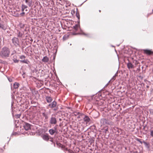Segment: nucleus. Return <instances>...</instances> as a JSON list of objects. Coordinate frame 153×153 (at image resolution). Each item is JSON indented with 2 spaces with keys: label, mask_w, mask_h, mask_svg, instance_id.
Instances as JSON below:
<instances>
[{
  "label": "nucleus",
  "mask_w": 153,
  "mask_h": 153,
  "mask_svg": "<svg viewBox=\"0 0 153 153\" xmlns=\"http://www.w3.org/2000/svg\"><path fill=\"white\" fill-rule=\"evenodd\" d=\"M10 53L9 49L6 47H4L2 48L0 52V55L3 58L9 57Z\"/></svg>",
  "instance_id": "f257e3e1"
},
{
  "label": "nucleus",
  "mask_w": 153,
  "mask_h": 153,
  "mask_svg": "<svg viewBox=\"0 0 153 153\" xmlns=\"http://www.w3.org/2000/svg\"><path fill=\"white\" fill-rule=\"evenodd\" d=\"M12 41L13 43L16 47L19 46V42L17 38L13 37L12 39Z\"/></svg>",
  "instance_id": "f03ea898"
},
{
  "label": "nucleus",
  "mask_w": 153,
  "mask_h": 153,
  "mask_svg": "<svg viewBox=\"0 0 153 153\" xmlns=\"http://www.w3.org/2000/svg\"><path fill=\"white\" fill-rule=\"evenodd\" d=\"M57 120L55 117H51L49 120V123L51 125H55L57 123Z\"/></svg>",
  "instance_id": "7ed1b4c3"
},
{
  "label": "nucleus",
  "mask_w": 153,
  "mask_h": 153,
  "mask_svg": "<svg viewBox=\"0 0 153 153\" xmlns=\"http://www.w3.org/2000/svg\"><path fill=\"white\" fill-rule=\"evenodd\" d=\"M24 128L26 130H28L30 129V125L27 123H25L24 125Z\"/></svg>",
  "instance_id": "20e7f679"
},
{
  "label": "nucleus",
  "mask_w": 153,
  "mask_h": 153,
  "mask_svg": "<svg viewBox=\"0 0 153 153\" xmlns=\"http://www.w3.org/2000/svg\"><path fill=\"white\" fill-rule=\"evenodd\" d=\"M56 104V102L55 101H53L50 104L48 105L51 108H53L55 107Z\"/></svg>",
  "instance_id": "39448f33"
},
{
  "label": "nucleus",
  "mask_w": 153,
  "mask_h": 153,
  "mask_svg": "<svg viewBox=\"0 0 153 153\" xmlns=\"http://www.w3.org/2000/svg\"><path fill=\"white\" fill-rule=\"evenodd\" d=\"M127 66L129 69L133 68H134V66L132 64L131 62H129L127 63Z\"/></svg>",
  "instance_id": "423d86ee"
},
{
  "label": "nucleus",
  "mask_w": 153,
  "mask_h": 153,
  "mask_svg": "<svg viewBox=\"0 0 153 153\" xmlns=\"http://www.w3.org/2000/svg\"><path fill=\"white\" fill-rule=\"evenodd\" d=\"M45 99L47 102L48 103L51 102L53 100L52 98L49 96H46Z\"/></svg>",
  "instance_id": "0eeeda50"
},
{
  "label": "nucleus",
  "mask_w": 153,
  "mask_h": 153,
  "mask_svg": "<svg viewBox=\"0 0 153 153\" xmlns=\"http://www.w3.org/2000/svg\"><path fill=\"white\" fill-rule=\"evenodd\" d=\"M144 53L147 55H149L152 54V51L149 50L144 49L143 50Z\"/></svg>",
  "instance_id": "6e6552de"
},
{
  "label": "nucleus",
  "mask_w": 153,
  "mask_h": 153,
  "mask_svg": "<svg viewBox=\"0 0 153 153\" xmlns=\"http://www.w3.org/2000/svg\"><path fill=\"white\" fill-rule=\"evenodd\" d=\"M84 120L86 123H88L89 122L90 119L87 116H85L84 117Z\"/></svg>",
  "instance_id": "1a4fd4ad"
},
{
  "label": "nucleus",
  "mask_w": 153,
  "mask_h": 153,
  "mask_svg": "<svg viewBox=\"0 0 153 153\" xmlns=\"http://www.w3.org/2000/svg\"><path fill=\"white\" fill-rule=\"evenodd\" d=\"M49 136L47 135L44 134L42 136V138L45 140L48 141L49 139Z\"/></svg>",
  "instance_id": "9d476101"
},
{
  "label": "nucleus",
  "mask_w": 153,
  "mask_h": 153,
  "mask_svg": "<svg viewBox=\"0 0 153 153\" xmlns=\"http://www.w3.org/2000/svg\"><path fill=\"white\" fill-rule=\"evenodd\" d=\"M25 2L27 4V5L30 7L32 4V1L31 0H25Z\"/></svg>",
  "instance_id": "9b49d317"
},
{
  "label": "nucleus",
  "mask_w": 153,
  "mask_h": 153,
  "mask_svg": "<svg viewBox=\"0 0 153 153\" xmlns=\"http://www.w3.org/2000/svg\"><path fill=\"white\" fill-rule=\"evenodd\" d=\"M56 130V128H55V130L50 129L49 130V132L51 135H53L55 133Z\"/></svg>",
  "instance_id": "f8f14e48"
},
{
  "label": "nucleus",
  "mask_w": 153,
  "mask_h": 153,
  "mask_svg": "<svg viewBox=\"0 0 153 153\" xmlns=\"http://www.w3.org/2000/svg\"><path fill=\"white\" fill-rule=\"evenodd\" d=\"M42 62H47L49 61V59L48 57L45 56L43 57V59H42Z\"/></svg>",
  "instance_id": "ddd939ff"
},
{
  "label": "nucleus",
  "mask_w": 153,
  "mask_h": 153,
  "mask_svg": "<svg viewBox=\"0 0 153 153\" xmlns=\"http://www.w3.org/2000/svg\"><path fill=\"white\" fill-rule=\"evenodd\" d=\"M17 36L19 37H21L22 36L23 33L21 32L20 31L17 30Z\"/></svg>",
  "instance_id": "4468645a"
},
{
  "label": "nucleus",
  "mask_w": 153,
  "mask_h": 153,
  "mask_svg": "<svg viewBox=\"0 0 153 153\" xmlns=\"http://www.w3.org/2000/svg\"><path fill=\"white\" fill-rule=\"evenodd\" d=\"M79 27L80 26L79 25L76 24L73 26V28L75 31H77Z\"/></svg>",
  "instance_id": "2eb2a0df"
},
{
  "label": "nucleus",
  "mask_w": 153,
  "mask_h": 153,
  "mask_svg": "<svg viewBox=\"0 0 153 153\" xmlns=\"http://www.w3.org/2000/svg\"><path fill=\"white\" fill-rule=\"evenodd\" d=\"M117 73H116L115 74V75L113 76V77L111 78V79L109 81V82H111V81L115 80L116 78H115L116 76H117Z\"/></svg>",
  "instance_id": "dca6fc26"
},
{
  "label": "nucleus",
  "mask_w": 153,
  "mask_h": 153,
  "mask_svg": "<svg viewBox=\"0 0 153 153\" xmlns=\"http://www.w3.org/2000/svg\"><path fill=\"white\" fill-rule=\"evenodd\" d=\"M20 61L22 62L25 63L27 64H28V63L29 62V61L27 59L26 60H20Z\"/></svg>",
  "instance_id": "f3484780"
},
{
  "label": "nucleus",
  "mask_w": 153,
  "mask_h": 153,
  "mask_svg": "<svg viewBox=\"0 0 153 153\" xmlns=\"http://www.w3.org/2000/svg\"><path fill=\"white\" fill-rule=\"evenodd\" d=\"M0 28L3 30H5L6 29L4 25L1 23H0Z\"/></svg>",
  "instance_id": "a211bd4d"
},
{
  "label": "nucleus",
  "mask_w": 153,
  "mask_h": 153,
  "mask_svg": "<svg viewBox=\"0 0 153 153\" xmlns=\"http://www.w3.org/2000/svg\"><path fill=\"white\" fill-rule=\"evenodd\" d=\"M7 79H8L9 80V81L10 82H12V81L13 80V78L12 77H8Z\"/></svg>",
  "instance_id": "6ab92c4d"
},
{
  "label": "nucleus",
  "mask_w": 153,
  "mask_h": 153,
  "mask_svg": "<svg viewBox=\"0 0 153 153\" xmlns=\"http://www.w3.org/2000/svg\"><path fill=\"white\" fill-rule=\"evenodd\" d=\"M76 17L78 18L79 20V19L80 16L79 15V13H78L77 12L76 13Z\"/></svg>",
  "instance_id": "aec40b11"
},
{
  "label": "nucleus",
  "mask_w": 153,
  "mask_h": 153,
  "mask_svg": "<svg viewBox=\"0 0 153 153\" xmlns=\"http://www.w3.org/2000/svg\"><path fill=\"white\" fill-rule=\"evenodd\" d=\"M106 120L104 119H102L101 121V122H103V123H106Z\"/></svg>",
  "instance_id": "412c9836"
},
{
  "label": "nucleus",
  "mask_w": 153,
  "mask_h": 153,
  "mask_svg": "<svg viewBox=\"0 0 153 153\" xmlns=\"http://www.w3.org/2000/svg\"><path fill=\"white\" fill-rule=\"evenodd\" d=\"M68 36H66V35H65L64 36L63 38L64 40H66L67 39V38H68Z\"/></svg>",
  "instance_id": "4be33fe9"
},
{
  "label": "nucleus",
  "mask_w": 153,
  "mask_h": 153,
  "mask_svg": "<svg viewBox=\"0 0 153 153\" xmlns=\"http://www.w3.org/2000/svg\"><path fill=\"white\" fill-rule=\"evenodd\" d=\"M150 135L151 136L153 137V130H151Z\"/></svg>",
  "instance_id": "5701e85b"
},
{
  "label": "nucleus",
  "mask_w": 153,
  "mask_h": 153,
  "mask_svg": "<svg viewBox=\"0 0 153 153\" xmlns=\"http://www.w3.org/2000/svg\"><path fill=\"white\" fill-rule=\"evenodd\" d=\"M22 7L23 8H24L25 9L27 7V6L24 4H22Z\"/></svg>",
  "instance_id": "b1692460"
},
{
  "label": "nucleus",
  "mask_w": 153,
  "mask_h": 153,
  "mask_svg": "<svg viewBox=\"0 0 153 153\" xmlns=\"http://www.w3.org/2000/svg\"><path fill=\"white\" fill-rule=\"evenodd\" d=\"M25 57L24 55H22V56H20V58L21 59H25Z\"/></svg>",
  "instance_id": "393cba45"
},
{
  "label": "nucleus",
  "mask_w": 153,
  "mask_h": 153,
  "mask_svg": "<svg viewBox=\"0 0 153 153\" xmlns=\"http://www.w3.org/2000/svg\"><path fill=\"white\" fill-rule=\"evenodd\" d=\"M150 113L151 114L153 115V109H151L150 110Z\"/></svg>",
  "instance_id": "a878e982"
},
{
  "label": "nucleus",
  "mask_w": 153,
  "mask_h": 153,
  "mask_svg": "<svg viewBox=\"0 0 153 153\" xmlns=\"http://www.w3.org/2000/svg\"><path fill=\"white\" fill-rule=\"evenodd\" d=\"M43 116L45 117V118L46 119H47L48 118V117L47 115H46L45 113H43Z\"/></svg>",
  "instance_id": "bb28decb"
},
{
  "label": "nucleus",
  "mask_w": 153,
  "mask_h": 153,
  "mask_svg": "<svg viewBox=\"0 0 153 153\" xmlns=\"http://www.w3.org/2000/svg\"><path fill=\"white\" fill-rule=\"evenodd\" d=\"M13 61L15 63H18L19 62V60L17 59H13Z\"/></svg>",
  "instance_id": "cd10ccee"
},
{
  "label": "nucleus",
  "mask_w": 153,
  "mask_h": 153,
  "mask_svg": "<svg viewBox=\"0 0 153 153\" xmlns=\"http://www.w3.org/2000/svg\"><path fill=\"white\" fill-rule=\"evenodd\" d=\"M19 85V84L18 83H17V82H15L14 84H13V86H15V85H17V86H18Z\"/></svg>",
  "instance_id": "c85d7f7f"
},
{
  "label": "nucleus",
  "mask_w": 153,
  "mask_h": 153,
  "mask_svg": "<svg viewBox=\"0 0 153 153\" xmlns=\"http://www.w3.org/2000/svg\"><path fill=\"white\" fill-rule=\"evenodd\" d=\"M135 62V64L136 65L137 63V61L136 60H134L133 61V63Z\"/></svg>",
  "instance_id": "c756f323"
},
{
  "label": "nucleus",
  "mask_w": 153,
  "mask_h": 153,
  "mask_svg": "<svg viewBox=\"0 0 153 153\" xmlns=\"http://www.w3.org/2000/svg\"><path fill=\"white\" fill-rule=\"evenodd\" d=\"M108 131V128H107L106 129H105V133H107V132Z\"/></svg>",
  "instance_id": "7c9ffc66"
},
{
  "label": "nucleus",
  "mask_w": 153,
  "mask_h": 153,
  "mask_svg": "<svg viewBox=\"0 0 153 153\" xmlns=\"http://www.w3.org/2000/svg\"><path fill=\"white\" fill-rule=\"evenodd\" d=\"M137 141L139 142L140 143H142V142L139 139H137Z\"/></svg>",
  "instance_id": "2f4dec72"
},
{
  "label": "nucleus",
  "mask_w": 153,
  "mask_h": 153,
  "mask_svg": "<svg viewBox=\"0 0 153 153\" xmlns=\"http://www.w3.org/2000/svg\"><path fill=\"white\" fill-rule=\"evenodd\" d=\"M79 34H83L85 35H86V34L84 32H82L81 33H79Z\"/></svg>",
  "instance_id": "473e14b6"
},
{
  "label": "nucleus",
  "mask_w": 153,
  "mask_h": 153,
  "mask_svg": "<svg viewBox=\"0 0 153 153\" xmlns=\"http://www.w3.org/2000/svg\"><path fill=\"white\" fill-rule=\"evenodd\" d=\"M79 114V112H78V113L76 112L74 114V115H77L78 114Z\"/></svg>",
  "instance_id": "72a5a7b5"
},
{
  "label": "nucleus",
  "mask_w": 153,
  "mask_h": 153,
  "mask_svg": "<svg viewBox=\"0 0 153 153\" xmlns=\"http://www.w3.org/2000/svg\"><path fill=\"white\" fill-rule=\"evenodd\" d=\"M25 9L24 8H23L22 7V11H23Z\"/></svg>",
  "instance_id": "f704fd0d"
},
{
  "label": "nucleus",
  "mask_w": 153,
  "mask_h": 153,
  "mask_svg": "<svg viewBox=\"0 0 153 153\" xmlns=\"http://www.w3.org/2000/svg\"><path fill=\"white\" fill-rule=\"evenodd\" d=\"M54 110L56 111L57 110V108H54L53 109Z\"/></svg>",
  "instance_id": "c9c22d12"
},
{
  "label": "nucleus",
  "mask_w": 153,
  "mask_h": 153,
  "mask_svg": "<svg viewBox=\"0 0 153 153\" xmlns=\"http://www.w3.org/2000/svg\"><path fill=\"white\" fill-rule=\"evenodd\" d=\"M25 13L23 12L22 13H21V14H25Z\"/></svg>",
  "instance_id": "e433bc0d"
},
{
  "label": "nucleus",
  "mask_w": 153,
  "mask_h": 153,
  "mask_svg": "<svg viewBox=\"0 0 153 153\" xmlns=\"http://www.w3.org/2000/svg\"><path fill=\"white\" fill-rule=\"evenodd\" d=\"M143 143L145 144H146V142H143Z\"/></svg>",
  "instance_id": "4c0bfd02"
},
{
  "label": "nucleus",
  "mask_w": 153,
  "mask_h": 153,
  "mask_svg": "<svg viewBox=\"0 0 153 153\" xmlns=\"http://www.w3.org/2000/svg\"><path fill=\"white\" fill-rule=\"evenodd\" d=\"M18 87H16L15 88H18Z\"/></svg>",
  "instance_id": "58836bf2"
},
{
  "label": "nucleus",
  "mask_w": 153,
  "mask_h": 153,
  "mask_svg": "<svg viewBox=\"0 0 153 153\" xmlns=\"http://www.w3.org/2000/svg\"><path fill=\"white\" fill-rule=\"evenodd\" d=\"M108 85V84H106L105 85V86H107Z\"/></svg>",
  "instance_id": "ea45409f"
},
{
  "label": "nucleus",
  "mask_w": 153,
  "mask_h": 153,
  "mask_svg": "<svg viewBox=\"0 0 153 153\" xmlns=\"http://www.w3.org/2000/svg\"><path fill=\"white\" fill-rule=\"evenodd\" d=\"M1 21V18H0V22Z\"/></svg>",
  "instance_id": "a19ab883"
},
{
  "label": "nucleus",
  "mask_w": 153,
  "mask_h": 153,
  "mask_svg": "<svg viewBox=\"0 0 153 153\" xmlns=\"http://www.w3.org/2000/svg\"><path fill=\"white\" fill-rule=\"evenodd\" d=\"M100 11H101L100 10H99V12H100Z\"/></svg>",
  "instance_id": "79ce46f5"
},
{
  "label": "nucleus",
  "mask_w": 153,
  "mask_h": 153,
  "mask_svg": "<svg viewBox=\"0 0 153 153\" xmlns=\"http://www.w3.org/2000/svg\"><path fill=\"white\" fill-rule=\"evenodd\" d=\"M11 88L12 89V87H11Z\"/></svg>",
  "instance_id": "37998d69"
},
{
  "label": "nucleus",
  "mask_w": 153,
  "mask_h": 153,
  "mask_svg": "<svg viewBox=\"0 0 153 153\" xmlns=\"http://www.w3.org/2000/svg\"><path fill=\"white\" fill-rule=\"evenodd\" d=\"M79 117H78V118H79Z\"/></svg>",
  "instance_id": "c03bdc74"
},
{
  "label": "nucleus",
  "mask_w": 153,
  "mask_h": 153,
  "mask_svg": "<svg viewBox=\"0 0 153 153\" xmlns=\"http://www.w3.org/2000/svg\"><path fill=\"white\" fill-rule=\"evenodd\" d=\"M152 12H153V9L152 10Z\"/></svg>",
  "instance_id": "a18cd8bd"
}]
</instances>
